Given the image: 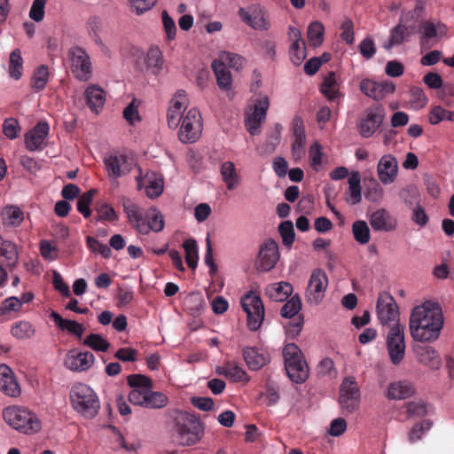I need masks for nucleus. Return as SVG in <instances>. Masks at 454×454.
I'll use <instances>...</instances> for the list:
<instances>
[{
    "mask_svg": "<svg viewBox=\"0 0 454 454\" xmlns=\"http://www.w3.org/2000/svg\"><path fill=\"white\" fill-rule=\"evenodd\" d=\"M443 323L444 318L440 305L428 301L412 309L409 329L414 340L433 342L439 338Z\"/></svg>",
    "mask_w": 454,
    "mask_h": 454,
    "instance_id": "nucleus-1",
    "label": "nucleus"
},
{
    "mask_svg": "<svg viewBox=\"0 0 454 454\" xmlns=\"http://www.w3.org/2000/svg\"><path fill=\"white\" fill-rule=\"evenodd\" d=\"M174 433L179 445L191 446L201 439L204 427L195 415L180 411L175 418Z\"/></svg>",
    "mask_w": 454,
    "mask_h": 454,
    "instance_id": "nucleus-2",
    "label": "nucleus"
},
{
    "mask_svg": "<svg viewBox=\"0 0 454 454\" xmlns=\"http://www.w3.org/2000/svg\"><path fill=\"white\" fill-rule=\"evenodd\" d=\"M73 409L86 419H94L100 409L99 399L95 391L83 383H76L70 391Z\"/></svg>",
    "mask_w": 454,
    "mask_h": 454,
    "instance_id": "nucleus-3",
    "label": "nucleus"
},
{
    "mask_svg": "<svg viewBox=\"0 0 454 454\" xmlns=\"http://www.w3.org/2000/svg\"><path fill=\"white\" fill-rule=\"evenodd\" d=\"M3 418L11 427L23 434H35L41 429L37 416L24 408L7 407L3 411Z\"/></svg>",
    "mask_w": 454,
    "mask_h": 454,
    "instance_id": "nucleus-4",
    "label": "nucleus"
},
{
    "mask_svg": "<svg viewBox=\"0 0 454 454\" xmlns=\"http://www.w3.org/2000/svg\"><path fill=\"white\" fill-rule=\"evenodd\" d=\"M283 357L289 379L297 384L303 383L309 378V370L299 347L294 343L286 344L283 349Z\"/></svg>",
    "mask_w": 454,
    "mask_h": 454,
    "instance_id": "nucleus-5",
    "label": "nucleus"
},
{
    "mask_svg": "<svg viewBox=\"0 0 454 454\" xmlns=\"http://www.w3.org/2000/svg\"><path fill=\"white\" fill-rule=\"evenodd\" d=\"M361 393L354 376L345 377L340 386L338 403L344 415L354 413L359 409Z\"/></svg>",
    "mask_w": 454,
    "mask_h": 454,
    "instance_id": "nucleus-6",
    "label": "nucleus"
},
{
    "mask_svg": "<svg viewBox=\"0 0 454 454\" xmlns=\"http://www.w3.org/2000/svg\"><path fill=\"white\" fill-rule=\"evenodd\" d=\"M386 119V110L381 105L368 107L357 123V131L364 138H369L382 126Z\"/></svg>",
    "mask_w": 454,
    "mask_h": 454,
    "instance_id": "nucleus-7",
    "label": "nucleus"
},
{
    "mask_svg": "<svg viewBox=\"0 0 454 454\" xmlns=\"http://www.w3.org/2000/svg\"><path fill=\"white\" fill-rule=\"evenodd\" d=\"M202 131V118L197 108L190 109L182 118L178 132L179 140L184 144L196 142Z\"/></svg>",
    "mask_w": 454,
    "mask_h": 454,
    "instance_id": "nucleus-8",
    "label": "nucleus"
},
{
    "mask_svg": "<svg viewBox=\"0 0 454 454\" xmlns=\"http://www.w3.org/2000/svg\"><path fill=\"white\" fill-rule=\"evenodd\" d=\"M387 348L393 364H399L405 355L404 326L400 323L394 324L387 334Z\"/></svg>",
    "mask_w": 454,
    "mask_h": 454,
    "instance_id": "nucleus-9",
    "label": "nucleus"
},
{
    "mask_svg": "<svg viewBox=\"0 0 454 454\" xmlns=\"http://www.w3.org/2000/svg\"><path fill=\"white\" fill-rule=\"evenodd\" d=\"M241 305L247 313L249 330H258L264 319V307L261 297L254 292H249L241 299Z\"/></svg>",
    "mask_w": 454,
    "mask_h": 454,
    "instance_id": "nucleus-10",
    "label": "nucleus"
},
{
    "mask_svg": "<svg viewBox=\"0 0 454 454\" xmlns=\"http://www.w3.org/2000/svg\"><path fill=\"white\" fill-rule=\"evenodd\" d=\"M70 69L74 76L82 82H87L92 75L91 62L89 54L79 46L68 51Z\"/></svg>",
    "mask_w": 454,
    "mask_h": 454,
    "instance_id": "nucleus-11",
    "label": "nucleus"
},
{
    "mask_svg": "<svg viewBox=\"0 0 454 454\" xmlns=\"http://www.w3.org/2000/svg\"><path fill=\"white\" fill-rule=\"evenodd\" d=\"M327 286L328 278L325 272L321 269L314 270L305 293L306 301L310 305L319 304L325 297Z\"/></svg>",
    "mask_w": 454,
    "mask_h": 454,
    "instance_id": "nucleus-12",
    "label": "nucleus"
},
{
    "mask_svg": "<svg viewBox=\"0 0 454 454\" xmlns=\"http://www.w3.org/2000/svg\"><path fill=\"white\" fill-rule=\"evenodd\" d=\"M376 312L378 319L382 325L399 323V308L389 293H380L377 300Z\"/></svg>",
    "mask_w": 454,
    "mask_h": 454,
    "instance_id": "nucleus-13",
    "label": "nucleus"
},
{
    "mask_svg": "<svg viewBox=\"0 0 454 454\" xmlns=\"http://www.w3.org/2000/svg\"><path fill=\"white\" fill-rule=\"evenodd\" d=\"M279 257L278 243L273 239H268L260 247L255 268L262 272L269 271L275 268Z\"/></svg>",
    "mask_w": 454,
    "mask_h": 454,
    "instance_id": "nucleus-14",
    "label": "nucleus"
},
{
    "mask_svg": "<svg viewBox=\"0 0 454 454\" xmlns=\"http://www.w3.org/2000/svg\"><path fill=\"white\" fill-rule=\"evenodd\" d=\"M269 106V98L263 96L256 100L252 114H247L245 126L252 136L258 135L261 132L260 128L266 118Z\"/></svg>",
    "mask_w": 454,
    "mask_h": 454,
    "instance_id": "nucleus-15",
    "label": "nucleus"
},
{
    "mask_svg": "<svg viewBox=\"0 0 454 454\" xmlns=\"http://www.w3.org/2000/svg\"><path fill=\"white\" fill-rule=\"evenodd\" d=\"M360 90L367 97L380 101L387 95L393 94L395 85L389 81L377 82L370 79H363L360 82Z\"/></svg>",
    "mask_w": 454,
    "mask_h": 454,
    "instance_id": "nucleus-16",
    "label": "nucleus"
},
{
    "mask_svg": "<svg viewBox=\"0 0 454 454\" xmlns=\"http://www.w3.org/2000/svg\"><path fill=\"white\" fill-rule=\"evenodd\" d=\"M95 361L94 355L90 351H70L65 358V365L74 372H83L90 369Z\"/></svg>",
    "mask_w": 454,
    "mask_h": 454,
    "instance_id": "nucleus-17",
    "label": "nucleus"
},
{
    "mask_svg": "<svg viewBox=\"0 0 454 454\" xmlns=\"http://www.w3.org/2000/svg\"><path fill=\"white\" fill-rule=\"evenodd\" d=\"M105 166L110 178H119L131 171L132 162L125 155H111L105 159Z\"/></svg>",
    "mask_w": 454,
    "mask_h": 454,
    "instance_id": "nucleus-18",
    "label": "nucleus"
},
{
    "mask_svg": "<svg viewBox=\"0 0 454 454\" xmlns=\"http://www.w3.org/2000/svg\"><path fill=\"white\" fill-rule=\"evenodd\" d=\"M49 125L45 121H39L29 132L25 135L26 148L35 151L41 148L49 134Z\"/></svg>",
    "mask_w": 454,
    "mask_h": 454,
    "instance_id": "nucleus-19",
    "label": "nucleus"
},
{
    "mask_svg": "<svg viewBox=\"0 0 454 454\" xmlns=\"http://www.w3.org/2000/svg\"><path fill=\"white\" fill-rule=\"evenodd\" d=\"M413 350L419 363L432 370L440 369L442 359L439 353L433 347L417 345L413 348Z\"/></svg>",
    "mask_w": 454,
    "mask_h": 454,
    "instance_id": "nucleus-20",
    "label": "nucleus"
},
{
    "mask_svg": "<svg viewBox=\"0 0 454 454\" xmlns=\"http://www.w3.org/2000/svg\"><path fill=\"white\" fill-rule=\"evenodd\" d=\"M293 133L294 141L292 145V155L294 160H300L304 153L306 144L304 123L300 116H295L293 120Z\"/></svg>",
    "mask_w": 454,
    "mask_h": 454,
    "instance_id": "nucleus-21",
    "label": "nucleus"
},
{
    "mask_svg": "<svg viewBox=\"0 0 454 454\" xmlns=\"http://www.w3.org/2000/svg\"><path fill=\"white\" fill-rule=\"evenodd\" d=\"M369 222L372 228L377 231H391L397 225L395 218L383 208L373 212L370 216Z\"/></svg>",
    "mask_w": 454,
    "mask_h": 454,
    "instance_id": "nucleus-22",
    "label": "nucleus"
},
{
    "mask_svg": "<svg viewBox=\"0 0 454 454\" xmlns=\"http://www.w3.org/2000/svg\"><path fill=\"white\" fill-rule=\"evenodd\" d=\"M378 176L383 184L392 183L397 174V161L391 154L383 155L378 164Z\"/></svg>",
    "mask_w": 454,
    "mask_h": 454,
    "instance_id": "nucleus-23",
    "label": "nucleus"
},
{
    "mask_svg": "<svg viewBox=\"0 0 454 454\" xmlns=\"http://www.w3.org/2000/svg\"><path fill=\"white\" fill-rule=\"evenodd\" d=\"M0 390L9 396H17L20 388L10 367L0 365Z\"/></svg>",
    "mask_w": 454,
    "mask_h": 454,
    "instance_id": "nucleus-24",
    "label": "nucleus"
},
{
    "mask_svg": "<svg viewBox=\"0 0 454 454\" xmlns=\"http://www.w3.org/2000/svg\"><path fill=\"white\" fill-rule=\"evenodd\" d=\"M137 181L139 188L142 185L145 186V193L151 199L158 198L163 192L162 178L155 177L153 172L146 173L144 177L141 176H137Z\"/></svg>",
    "mask_w": 454,
    "mask_h": 454,
    "instance_id": "nucleus-25",
    "label": "nucleus"
},
{
    "mask_svg": "<svg viewBox=\"0 0 454 454\" xmlns=\"http://www.w3.org/2000/svg\"><path fill=\"white\" fill-rule=\"evenodd\" d=\"M50 317L54 321L55 325L61 331H67L70 334L77 337L79 340L82 339V336L85 331L82 324H80L74 320L64 319L58 312L54 310L50 313Z\"/></svg>",
    "mask_w": 454,
    "mask_h": 454,
    "instance_id": "nucleus-26",
    "label": "nucleus"
},
{
    "mask_svg": "<svg viewBox=\"0 0 454 454\" xmlns=\"http://www.w3.org/2000/svg\"><path fill=\"white\" fill-rule=\"evenodd\" d=\"M242 356L247 367L253 371L261 369L270 361L266 354L252 347L244 348L242 349Z\"/></svg>",
    "mask_w": 454,
    "mask_h": 454,
    "instance_id": "nucleus-27",
    "label": "nucleus"
},
{
    "mask_svg": "<svg viewBox=\"0 0 454 454\" xmlns=\"http://www.w3.org/2000/svg\"><path fill=\"white\" fill-rule=\"evenodd\" d=\"M415 394L413 385L407 381H396L389 384L387 397L390 400H402Z\"/></svg>",
    "mask_w": 454,
    "mask_h": 454,
    "instance_id": "nucleus-28",
    "label": "nucleus"
},
{
    "mask_svg": "<svg viewBox=\"0 0 454 454\" xmlns=\"http://www.w3.org/2000/svg\"><path fill=\"white\" fill-rule=\"evenodd\" d=\"M422 35H421V44L425 45L428 43V41L432 38L435 37H442L447 34V27L444 24L439 22L437 24H434L433 22L427 20L422 23Z\"/></svg>",
    "mask_w": 454,
    "mask_h": 454,
    "instance_id": "nucleus-29",
    "label": "nucleus"
},
{
    "mask_svg": "<svg viewBox=\"0 0 454 454\" xmlns=\"http://www.w3.org/2000/svg\"><path fill=\"white\" fill-rule=\"evenodd\" d=\"M86 103L90 109L95 113L98 112L105 104V92L98 86L92 85L85 90Z\"/></svg>",
    "mask_w": 454,
    "mask_h": 454,
    "instance_id": "nucleus-30",
    "label": "nucleus"
},
{
    "mask_svg": "<svg viewBox=\"0 0 454 454\" xmlns=\"http://www.w3.org/2000/svg\"><path fill=\"white\" fill-rule=\"evenodd\" d=\"M293 293V286L288 282H279L269 286L266 294L275 301L286 300Z\"/></svg>",
    "mask_w": 454,
    "mask_h": 454,
    "instance_id": "nucleus-31",
    "label": "nucleus"
},
{
    "mask_svg": "<svg viewBox=\"0 0 454 454\" xmlns=\"http://www.w3.org/2000/svg\"><path fill=\"white\" fill-rule=\"evenodd\" d=\"M220 173L228 190L235 189L240 183V177L236 167L231 161H225L221 165Z\"/></svg>",
    "mask_w": 454,
    "mask_h": 454,
    "instance_id": "nucleus-32",
    "label": "nucleus"
},
{
    "mask_svg": "<svg viewBox=\"0 0 454 454\" xmlns=\"http://www.w3.org/2000/svg\"><path fill=\"white\" fill-rule=\"evenodd\" d=\"M145 63L146 68L153 74H157L162 70L164 59L159 47H152L149 49L145 57Z\"/></svg>",
    "mask_w": 454,
    "mask_h": 454,
    "instance_id": "nucleus-33",
    "label": "nucleus"
},
{
    "mask_svg": "<svg viewBox=\"0 0 454 454\" xmlns=\"http://www.w3.org/2000/svg\"><path fill=\"white\" fill-rule=\"evenodd\" d=\"M18 258L16 245L9 240L3 239L0 236V259L2 262H5L9 267H14L18 262Z\"/></svg>",
    "mask_w": 454,
    "mask_h": 454,
    "instance_id": "nucleus-34",
    "label": "nucleus"
},
{
    "mask_svg": "<svg viewBox=\"0 0 454 454\" xmlns=\"http://www.w3.org/2000/svg\"><path fill=\"white\" fill-rule=\"evenodd\" d=\"M212 69L215 74L217 85L222 90H228L232 82L231 74L225 66V63L219 60H214Z\"/></svg>",
    "mask_w": 454,
    "mask_h": 454,
    "instance_id": "nucleus-35",
    "label": "nucleus"
},
{
    "mask_svg": "<svg viewBox=\"0 0 454 454\" xmlns=\"http://www.w3.org/2000/svg\"><path fill=\"white\" fill-rule=\"evenodd\" d=\"M348 195L346 201L351 205L358 204L362 200L361 195V176L358 171L351 173L348 180Z\"/></svg>",
    "mask_w": 454,
    "mask_h": 454,
    "instance_id": "nucleus-36",
    "label": "nucleus"
},
{
    "mask_svg": "<svg viewBox=\"0 0 454 454\" xmlns=\"http://www.w3.org/2000/svg\"><path fill=\"white\" fill-rule=\"evenodd\" d=\"M2 222L4 225L18 226L23 219V212L14 206L5 207L2 212Z\"/></svg>",
    "mask_w": 454,
    "mask_h": 454,
    "instance_id": "nucleus-37",
    "label": "nucleus"
},
{
    "mask_svg": "<svg viewBox=\"0 0 454 454\" xmlns=\"http://www.w3.org/2000/svg\"><path fill=\"white\" fill-rule=\"evenodd\" d=\"M23 59L20 49L13 50L10 54L9 74L12 78L19 80L22 76Z\"/></svg>",
    "mask_w": 454,
    "mask_h": 454,
    "instance_id": "nucleus-38",
    "label": "nucleus"
},
{
    "mask_svg": "<svg viewBox=\"0 0 454 454\" xmlns=\"http://www.w3.org/2000/svg\"><path fill=\"white\" fill-rule=\"evenodd\" d=\"M183 247L185 252V262L192 270H195L199 260L198 246L195 239H189L184 241Z\"/></svg>",
    "mask_w": 454,
    "mask_h": 454,
    "instance_id": "nucleus-39",
    "label": "nucleus"
},
{
    "mask_svg": "<svg viewBox=\"0 0 454 454\" xmlns=\"http://www.w3.org/2000/svg\"><path fill=\"white\" fill-rule=\"evenodd\" d=\"M325 27L320 21H314L308 27V40L311 47H317L324 41Z\"/></svg>",
    "mask_w": 454,
    "mask_h": 454,
    "instance_id": "nucleus-40",
    "label": "nucleus"
},
{
    "mask_svg": "<svg viewBox=\"0 0 454 454\" xmlns=\"http://www.w3.org/2000/svg\"><path fill=\"white\" fill-rule=\"evenodd\" d=\"M11 333L19 340L30 339L35 335V329L29 322L20 321L12 325Z\"/></svg>",
    "mask_w": 454,
    "mask_h": 454,
    "instance_id": "nucleus-41",
    "label": "nucleus"
},
{
    "mask_svg": "<svg viewBox=\"0 0 454 454\" xmlns=\"http://www.w3.org/2000/svg\"><path fill=\"white\" fill-rule=\"evenodd\" d=\"M321 91L331 101L335 100L339 97L338 84L333 72L329 73L324 79Z\"/></svg>",
    "mask_w": 454,
    "mask_h": 454,
    "instance_id": "nucleus-42",
    "label": "nucleus"
},
{
    "mask_svg": "<svg viewBox=\"0 0 454 454\" xmlns=\"http://www.w3.org/2000/svg\"><path fill=\"white\" fill-rule=\"evenodd\" d=\"M352 233L355 240L361 245H365L370 241V229L365 221H356L352 224Z\"/></svg>",
    "mask_w": 454,
    "mask_h": 454,
    "instance_id": "nucleus-43",
    "label": "nucleus"
},
{
    "mask_svg": "<svg viewBox=\"0 0 454 454\" xmlns=\"http://www.w3.org/2000/svg\"><path fill=\"white\" fill-rule=\"evenodd\" d=\"M98 193L97 189H90L88 192L82 194L77 200V210L84 216L88 218L91 215L90 206L92 202L93 197Z\"/></svg>",
    "mask_w": 454,
    "mask_h": 454,
    "instance_id": "nucleus-44",
    "label": "nucleus"
},
{
    "mask_svg": "<svg viewBox=\"0 0 454 454\" xmlns=\"http://www.w3.org/2000/svg\"><path fill=\"white\" fill-rule=\"evenodd\" d=\"M428 119L432 125H436L444 120L454 121V111H449L441 106H435L429 112Z\"/></svg>",
    "mask_w": 454,
    "mask_h": 454,
    "instance_id": "nucleus-45",
    "label": "nucleus"
},
{
    "mask_svg": "<svg viewBox=\"0 0 454 454\" xmlns=\"http://www.w3.org/2000/svg\"><path fill=\"white\" fill-rule=\"evenodd\" d=\"M49 79V71L48 67L45 65H41L38 67L32 76V87L40 91L43 90L47 84Z\"/></svg>",
    "mask_w": 454,
    "mask_h": 454,
    "instance_id": "nucleus-46",
    "label": "nucleus"
},
{
    "mask_svg": "<svg viewBox=\"0 0 454 454\" xmlns=\"http://www.w3.org/2000/svg\"><path fill=\"white\" fill-rule=\"evenodd\" d=\"M168 404V397L161 392L147 390L145 407L149 409H161Z\"/></svg>",
    "mask_w": 454,
    "mask_h": 454,
    "instance_id": "nucleus-47",
    "label": "nucleus"
},
{
    "mask_svg": "<svg viewBox=\"0 0 454 454\" xmlns=\"http://www.w3.org/2000/svg\"><path fill=\"white\" fill-rule=\"evenodd\" d=\"M83 344L95 351L102 352H106L110 347V343L98 333L89 334L83 340Z\"/></svg>",
    "mask_w": 454,
    "mask_h": 454,
    "instance_id": "nucleus-48",
    "label": "nucleus"
},
{
    "mask_svg": "<svg viewBox=\"0 0 454 454\" xmlns=\"http://www.w3.org/2000/svg\"><path fill=\"white\" fill-rule=\"evenodd\" d=\"M278 231L282 238V243L286 247H291L294 242L295 233L291 221L282 222L278 225Z\"/></svg>",
    "mask_w": 454,
    "mask_h": 454,
    "instance_id": "nucleus-49",
    "label": "nucleus"
},
{
    "mask_svg": "<svg viewBox=\"0 0 454 454\" xmlns=\"http://www.w3.org/2000/svg\"><path fill=\"white\" fill-rule=\"evenodd\" d=\"M301 298L298 294H295L283 305L280 310V314L283 317L291 318L294 317L301 310Z\"/></svg>",
    "mask_w": 454,
    "mask_h": 454,
    "instance_id": "nucleus-50",
    "label": "nucleus"
},
{
    "mask_svg": "<svg viewBox=\"0 0 454 454\" xmlns=\"http://www.w3.org/2000/svg\"><path fill=\"white\" fill-rule=\"evenodd\" d=\"M146 216L148 218V227L150 231L160 232L164 228V218L162 214L155 207L150 208Z\"/></svg>",
    "mask_w": 454,
    "mask_h": 454,
    "instance_id": "nucleus-51",
    "label": "nucleus"
},
{
    "mask_svg": "<svg viewBox=\"0 0 454 454\" xmlns=\"http://www.w3.org/2000/svg\"><path fill=\"white\" fill-rule=\"evenodd\" d=\"M128 384L133 389H143L150 390L153 388V380L142 374H131L127 378Z\"/></svg>",
    "mask_w": 454,
    "mask_h": 454,
    "instance_id": "nucleus-52",
    "label": "nucleus"
},
{
    "mask_svg": "<svg viewBox=\"0 0 454 454\" xmlns=\"http://www.w3.org/2000/svg\"><path fill=\"white\" fill-rule=\"evenodd\" d=\"M220 61L227 62L231 67L236 70L242 69L247 63L246 59L237 53L224 51L220 55Z\"/></svg>",
    "mask_w": 454,
    "mask_h": 454,
    "instance_id": "nucleus-53",
    "label": "nucleus"
},
{
    "mask_svg": "<svg viewBox=\"0 0 454 454\" xmlns=\"http://www.w3.org/2000/svg\"><path fill=\"white\" fill-rule=\"evenodd\" d=\"M228 378L233 382H244L249 381V376L246 371L238 365L235 362L229 361V376Z\"/></svg>",
    "mask_w": 454,
    "mask_h": 454,
    "instance_id": "nucleus-54",
    "label": "nucleus"
},
{
    "mask_svg": "<svg viewBox=\"0 0 454 454\" xmlns=\"http://www.w3.org/2000/svg\"><path fill=\"white\" fill-rule=\"evenodd\" d=\"M95 209L98 213L97 221L113 222L117 220V215L114 209L107 203H98Z\"/></svg>",
    "mask_w": 454,
    "mask_h": 454,
    "instance_id": "nucleus-55",
    "label": "nucleus"
},
{
    "mask_svg": "<svg viewBox=\"0 0 454 454\" xmlns=\"http://www.w3.org/2000/svg\"><path fill=\"white\" fill-rule=\"evenodd\" d=\"M411 105L413 108H422L427 103V98L420 87L413 86L410 89Z\"/></svg>",
    "mask_w": 454,
    "mask_h": 454,
    "instance_id": "nucleus-56",
    "label": "nucleus"
},
{
    "mask_svg": "<svg viewBox=\"0 0 454 454\" xmlns=\"http://www.w3.org/2000/svg\"><path fill=\"white\" fill-rule=\"evenodd\" d=\"M431 426L432 422L429 420H424L416 423L409 432V441L414 442L416 441L420 440L422 435L425 434L427 430H428L431 427Z\"/></svg>",
    "mask_w": 454,
    "mask_h": 454,
    "instance_id": "nucleus-57",
    "label": "nucleus"
},
{
    "mask_svg": "<svg viewBox=\"0 0 454 454\" xmlns=\"http://www.w3.org/2000/svg\"><path fill=\"white\" fill-rule=\"evenodd\" d=\"M400 195L404 203L407 204L410 207L414 205H419L420 195L416 187H407L401 192Z\"/></svg>",
    "mask_w": 454,
    "mask_h": 454,
    "instance_id": "nucleus-58",
    "label": "nucleus"
},
{
    "mask_svg": "<svg viewBox=\"0 0 454 454\" xmlns=\"http://www.w3.org/2000/svg\"><path fill=\"white\" fill-rule=\"evenodd\" d=\"M406 408L410 417L421 418L427 414V406L423 401L409 402L406 404Z\"/></svg>",
    "mask_w": 454,
    "mask_h": 454,
    "instance_id": "nucleus-59",
    "label": "nucleus"
},
{
    "mask_svg": "<svg viewBox=\"0 0 454 454\" xmlns=\"http://www.w3.org/2000/svg\"><path fill=\"white\" fill-rule=\"evenodd\" d=\"M281 131L282 126L278 123L276 124L274 127V130L268 136L267 140L265 142V152L272 153L275 151L277 145L280 142Z\"/></svg>",
    "mask_w": 454,
    "mask_h": 454,
    "instance_id": "nucleus-60",
    "label": "nucleus"
},
{
    "mask_svg": "<svg viewBox=\"0 0 454 454\" xmlns=\"http://www.w3.org/2000/svg\"><path fill=\"white\" fill-rule=\"evenodd\" d=\"M122 206L129 222H133L134 219L143 215L141 207L129 199L124 198L122 200Z\"/></svg>",
    "mask_w": 454,
    "mask_h": 454,
    "instance_id": "nucleus-61",
    "label": "nucleus"
},
{
    "mask_svg": "<svg viewBox=\"0 0 454 454\" xmlns=\"http://www.w3.org/2000/svg\"><path fill=\"white\" fill-rule=\"evenodd\" d=\"M47 0H34L29 11V17L35 22H40L44 18V8Z\"/></svg>",
    "mask_w": 454,
    "mask_h": 454,
    "instance_id": "nucleus-62",
    "label": "nucleus"
},
{
    "mask_svg": "<svg viewBox=\"0 0 454 454\" xmlns=\"http://www.w3.org/2000/svg\"><path fill=\"white\" fill-rule=\"evenodd\" d=\"M410 35L411 31L405 25L398 24L392 29L390 37L393 39V43L401 44L410 36Z\"/></svg>",
    "mask_w": 454,
    "mask_h": 454,
    "instance_id": "nucleus-63",
    "label": "nucleus"
},
{
    "mask_svg": "<svg viewBox=\"0 0 454 454\" xmlns=\"http://www.w3.org/2000/svg\"><path fill=\"white\" fill-rule=\"evenodd\" d=\"M361 55L365 59H372L376 53V47L373 40L371 37L364 38L358 46Z\"/></svg>",
    "mask_w": 454,
    "mask_h": 454,
    "instance_id": "nucleus-64",
    "label": "nucleus"
}]
</instances>
